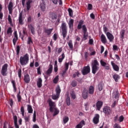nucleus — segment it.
<instances>
[{
  "label": "nucleus",
  "instance_id": "nucleus-25",
  "mask_svg": "<svg viewBox=\"0 0 128 128\" xmlns=\"http://www.w3.org/2000/svg\"><path fill=\"white\" fill-rule=\"evenodd\" d=\"M60 92H61L60 88L58 86H57L56 89V94L60 96Z\"/></svg>",
  "mask_w": 128,
  "mask_h": 128
},
{
  "label": "nucleus",
  "instance_id": "nucleus-14",
  "mask_svg": "<svg viewBox=\"0 0 128 128\" xmlns=\"http://www.w3.org/2000/svg\"><path fill=\"white\" fill-rule=\"evenodd\" d=\"M52 65L50 64L49 66V68L48 70L46 72V74L48 76H50V74H52Z\"/></svg>",
  "mask_w": 128,
  "mask_h": 128
},
{
  "label": "nucleus",
  "instance_id": "nucleus-58",
  "mask_svg": "<svg viewBox=\"0 0 128 128\" xmlns=\"http://www.w3.org/2000/svg\"><path fill=\"white\" fill-rule=\"evenodd\" d=\"M18 76L20 78L21 76H22V70H19L18 72Z\"/></svg>",
  "mask_w": 128,
  "mask_h": 128
},
{
  "label": "nucleus",
  "instance_id": "nucleus-11",
  "mask_svg": "<svg viewBox=\"0 0 128 128\" xmlns=\"http://www.w3.org/2000/svg\"><path fill=\"white\" fill-rule=\"evenodd\" d=\"M18 22L19 24L22 25L24 24V18H22V14L20 13L18 17Z\"/></svg>",
  "mask_w": 128,
  "mask_h": 128
},
{
  "label": "nucleus",
  "instance_id": "nucleus-23",
  "mask_svg": "<svg viewBox=\"0 0 128 128\" xmlns=\"http://www.w3.org/2000/svg\"><path fill=\"white\" fill-rule=\"evenodd\" d=\"M68 24L70 28H72V26H74V20H70L68 23Z\"/></svg>",
  "mask_w": 128,
  "mask_h": 128
},
{
  "label": "nucleus",
  "instance_id": "nucleus-50",
  "mask_svg": "<svg viewBox=\"0 0 128 128\" xmlns=\"http://www.w3.org/2000/svg\"><path fill=\"white\" fill-rule=\"evenodd\" d=\"M82 30L84 31V32H86L87 30H86V26L84 25L82 26Z\"/></svg>",
  "mask_w": 128,
  "mask_h": 128
},
{
  "label": "nucleus",
  "instance_id": "nucleus-55",
  "mask_svg": "<svg viewBox=\"0 0 128 128\" xmlns=\"http://www.w3.org/2000/svg\"><path fill=\"white\" fill-rule=\"evenodd\" d=\"M17 98L18 102H20V100H22V96L20 95V94H18Z\"/></svg>",
  "mask_w": 128,
  "mask_h": 128
},
{
  "label": "nucleus",
  "instance_id": "nucleus-43",
  "mask_svg": "<svg viewBox=\"0 0 128 128\" xmlns=\"http://www.w3.org/2000/svg\"><path fill=\"white\" fill-rule=\"evenodd\" d=\"M58 76H56L53 80V82L54 84H58Z\"/></svg>",
  "mask_w": 128,
  "mask_h": 128
},
{
  "label": "nucleus",
  "instance_id": "nucleus-63",
  "mask_svg": "<svg viewBox=\"0 0 128 128\" xmlns=\"http://www.w3.org/2000/svg\"><path fill=\"white\" fill-rule=\"evenodd\" d=\"M14 38H18V32L16 31L14 32Z\"/></svg>",
  "mask_w": 128,
  "mask_h": 128
},
{
  "label": "nucleus",
  "instance_id": "nucleus-62",
  "mask_svg": "<svg viewBox=\"0 0 128 128\" xmlns=\"http://www.w3.org/2000/svg\"><path fill=\"white\" fill-rule=\"evenodd\" d=\"M92 5L91 4H88V10H92Z\"/></svg>",
  "mask_w": 128,
  "mask_h": 128
},
{
  "label": "nucleus",
  "instance_id": "nucleus-7",
  "mask_svg": "<svg viewBox=\"0 0 128 128\" xmlns=\"http://www.w3.org/2000/svg\"><path fill=\"white\" fill-rule=\"evenodd\" d=\"M106 36L108 39L109 42H114V35H112V34L110 32H106Z\"/></svg>",
  "mask_w": 128,
  "mask_h": 128
},
{
  "label": "nucleus",
  "instance_id": "nucleus-53",
  "mask_svg": "<svg viewBox=\"0 0 128 128\" xmlns=\"http://www.w3.org/2000/svg\"><path fill=\"white\" fill-rule=\"evenodd\" d=\"M68 63L65 64V72H66L68 70Z\"/></svg>",
  "mask_w": 128,
  "mask_h": 128
},
{
  "label": "nucleus",
  "instance_id": "nucleus-15",
  "mask_svg": "<svg viewBox=\"0 0 128 128\" xmlns=\"http://www.w3.org/2000/svg\"><path fill=\"white\" fill-rule=\"evenodd\" d=\"M101 40L103 44H106V42H108L106 38V36H104V34H102L101 35Z\"/></svg>",
  "mask_w": 128,
  "mask_h": 128
},
{
  "label": "nucleus",
  "instance_id": "nucleus-40",
  "mask_svg": "<svg viewBox=\"0 0 128 128\" xmlns=\"http://www.w3.org/2000/svg\"><path fill=\"white\" fill-rule=\"evenodd\" d=\"M60 97V95H58L56 94H53L52 96V100H58V98Z\"/></svg>",
  "mask_w": 128,
  "mask_h": 128
},
{
  "label": "nucleus",
  "instance_id": "nucleus-33",
  "mask_svg": "<svg viewBox=\"0 0 128 128\" xmlns=\"http://www.w3.org/2000/svg\"><path fill=\"white\" fill-rule=\"evenodd\" d=\"M27 44H29L30 46L32 44H33L32 40V38L30 37L28 38Z\"/></svg>",
  "mask_w": 128,
  "mask_h": 128
},
{
  "label": "nucleus",
  "instance_id": "nucleus-36",
  "mask_svg": "<svg viewBox=\"0 0 128 128\" xmlns=\"http://www.w3.org/2000/svg\"><path fill=\"white\" fill-rule=\"evenodd\" d=\"M69 118H68V116H64V118H63V122L64 124H66V122H68Z\"/></svg>",
  "mask_w": 128,
  "mask_h": 128
},
{
  "label": "nucleus",
  "instance_id": "nucleus-12",
  "mask_svg": "<svg viewBox=\"0 0 128 128\" xmlns=\"http://www.w3.org/2000/svg\"><path fill=\"white\" fill-rule=\"evenodd\" d=\"M102 104H103L102 102V101H98L96 102V106L98 110H100V108L102 106Z\"/></svg>",
  "mask_w": 128,
  "mask_h": 128
},
{
  "label": "nucleus",
  "instance_id": "nucleus-34",
  "mask_svg": "<svg viewBox=\"0 0 128 128\" xmlns=\"http://www.w3.org/2000/svg\"><path fill=\"white\" fill-rule=\"evenodd\" d=\"M68 46L70 48V50H72L74 46L72 45V41L71 40H69L68 43Z\"/></svg>",
  "mask_w": 128,
  "mask_h": 128
},
{
  "label": "nucleus",
  "instance_id": "nucleus-5",
  "mask_svg": "<svg viewBox=\"0 0 128 128\" xmlns=\"http://www.w3.org/2000/svg\"><path fill=\"white\" fill-rule=\"evenodd\" d=\"M103 112L106 116H110L112 114V110L109 106H106L103 108Z\"/></svg>",
  "mask_w": 128,
  "mask_h": 128
},
{
  "label": "nucleus",
  "instance_id": "nucleus-1",
  "mask_svg": "<svg viewBox=\"0 0 128 128\" xmlns=\"http://www.w3.org/2000/svg\"><path fill=\"white\" fill-rule=\"evenodd\" d=\"M48 102L49 104L50 112H54V114H53L54 116H56V114H58L60 110H58V108H56V103L52 102L51 99H48Z\"/></svg>",
  "mask_w": 128,
  "mask_h": 128
},
{
  "label": "nucleus",
  "instance_id": "nucleus-51",
  "mask_svg": "<svg viewBox=\"0 0 128 128\" xmlns=\"http://www.w3.org/2000/svg\"><path fill=\"white\" fill-rule=\"evenodd\" d=\"M72 86H73V88H74V86H76V82L72 81Z\"/></svg>",
  "mask_w": 128,
  "mask_h": 128
},
{
  "label": "nucleus",
  "instance_id": "nucleus-46",
  "mask_svg": "<svg viewBox=\"0 0 128 128\" xmlns=\"http://www.w3.org/2000/svg\"><path fill=\"white\" fill-rule=\"evenodd\" d=\"M98 90H102V84L100 83L98 85Z\"/></svg>",
  "mask_w": 128,
  "mask_h": 128
},
{
  "label": "nucleus",
  "instance_id": "nucleus-52",
  "mask_svg": "<svg viewBox=\"0 0 128 128\" xmlns=\"http://www.w3.org/2000/svg\"><path fill=\"white\" fill-rule=\"evenodd\" d=\"M12 84L13 88L14 90H16V82L14 80H12Z\"/></svg>",
  "mask_w": 128,
  "mask_h": 128
},
{
  "label": "nucleus",
  "instance_id": "nucleus-39",
  "mask_svg": "<svg viewBox=\"0 0 128 128\" xmlns=\"http://www.w3.org/2000/svg\"><path fill=\"white\" fill-rule=\"evenodd\" d=\"M34 122H36V111L34 112V113L33 114V120H32Z\"/></svg>",
  "mask_w": 128,
  "mask_h": 128
},
{
  "label": "nucleus",
  "instance_id": "nucleus-32",
  "mask_svg": "<svg viewBox=\"0 0 128 128\" xmlns=\"http://www.w3.org/2000/svg\"><path fill=\"white\" fill-rule=\"evenodd\" d=\"M66 102L67 106H70V98L68 96L66 98Z\"/></svg>",
  "mask_w": 128,
  "mask_h": 128
},
{
  "label": "nucleus",
  "instance_id": "nucleus-18",
  "mask_svg": "<svg viewBox=\"0 0 128 128\" xmlns=\"http://www.w3.org/2000/svg\"><path fill=\"white\" fill-rule=\"evenodd\" d=\"M24 80L26 84H28L30 81V76L28 74H26L24 76Z\"/></svg>",
  "mask_w": 128,
  "mask_h": 128
},
{
  "label": "nucleus",
  "instance_id": "nucleus-59",
  "mask_svg": "<svg viewBox=\"0 0 128 128\" xmlns=\"http://www.w3.org/2000/svg\"><path fill=\"white\" fill-rule=\"evenodd\" d=\"M114 128H120V125H118V124H114Z\"/></svg>",
  "mask_w": 128,
  "mask_h": 128
},
{
  "label": "nucleus",
  "instance_id": "nucleus-27",
  "mask_svg": "<svg viewBox=\"0 0 128 128\" xmlns=\"http://www.w3.org/2000/svg\"><path fill=\"white\" fill-rule=\"evenodd\" d=\"M113 78L115 82H118L120 80V76L117 74H114L113 75Z\"/></svg>",
  "mask_w": 128,
  "mask_h": 128
},
{
  "label": "nucleus",
  "instance_id": "nucleus-44",
  "mask_svg": "<svg viewBox=\"0 0 128 128\" xmlns=\"http://www.w3.org/2000/svg\"><path fill=\"white\" fill-rule=\"evenodd\" d=\"M58 34H54L53 36V39L54 40H58Z\"/></svg>",
  "mask_w": 128,
  "mask_h": 128
},
{
  "label": "nucleus",
  "instance_id": "nucleus-48",
  "mask_svg": "<svg viewBox=\"0 0 128 128\" xmlns=\"http://www.w3.org/2000/svg\"><path fill=\"white\" fill-rule=\"evenodd\" d=\"M100 64L102 66H106V62H104V60H100Z\"/></svg>",
  "mask_w": 128,
  "mask_h": 128
},
{
  "label": "nucleus",
  "instance_id": "nucleus-61",
  "mask_svg": "<svg viewBox=\"0 0 128 128\" xmlns=\"http://www.w3.org/2000/svg\"><path fill=\"white\" fill-rule=\"evenodd\" d=\"M58 70V66H54V72H56Z\"/></svg>",
  "mask_w": 128,
  "mask_h": 128
},
{
  "label": "nucleus",
  "instance_id": "nucleus-6",
  "mask_svg": "<svg viewBox=\"0 0 128 128\" xmlns=\"http://www.w3.org/2000/svg\"><path fill=\"white\" fill-rule=\"evenodd\" d=\"M82 72L84 76H86V74H89L90 72V66L84 67Z\"/></svg>",
  "mask_w": 128,
  "mask_h": 128
},
{
  "label": "nucleus",
  "instance_id": "nucleus-41",
  "mask_svg": "<svg viewBox=\"0 0 128 128\" xmlns=\"http://www.w3.org/2000/svg\"><path fill=\"white\" fill-rule=\"evenodd\" d=\"M68 12L69 13V16H74V13L72 12V10L70 8H68Z\"/></svg>",
  "mask_w": 128,
  "mask_h": 128
},
{
  "label": "nucleus",
  "instance_id": "nucleus-37",
  "mask_svg": "<svg viewBox=\"0 0 128 128\" xmlns=\"http://www.w3.org/2000/svg\"><path fill=\"white\" fill-rule=\"evenodd\" d=\"M70 94L72 98H73V100L76 99V93H74V91H72Z\"/></svg>",
  "mask_w": 128,
  "mask_h": 128
},
{
  "label": "nucleus",
  "instance_id": "nucleus-64",
  "mask_svg": "<svg viewBox=\"0 0 128 128\" xmlns=\"http://www.w3.org/2000/svg\"><path fill=\"white\" fill-rule=\"evenodd\" d=\"M86 38H88V34H86V32H84V40H86Z\"/></svg>",
  "mask_w": 128,
  "mask_h": 128
},
{
  "label": "nucleus",
  "instance_id": "nucleus-29",
  "mask_svg": "<svg viewBox=\"0 0 128 128\" xmlns=\"http://www.w3.org/2000/svg\"><path fill=\"white\" fill-rule=\"evenodd\" d=\"M62 58H58V62H62V60H64V59L65 58V56H64V54H62L61 56H60V58H62Z\"/></svg>",
  "mask_w": 128,
  "mask_h": 128
},
{
  "label": "nucleus",
  "instance_id": "nucleus-54",
  "mask_svg": "<svg viewBox=\"0 0 128 128\" xmlns=\"http://www.w3.org/2000/svg\"><path fill=\"white\" fill-rule=\"evenodd\" d=\"M14 124L18 122V117H16V116H14Z\"/></svg>",
  "mask_w": 128,
  "mask_h": 128
},
{
  "label": "nucleus",
  "instance_id": "nucleus-26",
  "mask_svg": "<svg viewBox=\"0 0 128 128\" xmlns=\"http://www.w3.org/2000/svg\"><path fill=\"white\" fill-rule=\"evenodd\" d=\"M62 34L63 36V40H65L66 38V36L68 35V30L62 31Z\"/></svg>",
  "mask_w": 128,
  "mask_h": 128
},
{
  "label": "nucleus",
  "instance_id": "nucleus-31",
  "mask_svg": "<svg viewBox=\"0 0 128 128\" xmlns=\"http://www.w3.org/2000/svg\"><path fill=\"white\" fill-rule=\"evenodd\" d=\"M82 24H84V21H82V20H81L78 23V30H80V28H82Z\"/></svg>",
  "mask_w": 128,
  "mask_h": 128
},
{
  "label": "nucleus",
  "instance_id": "nucleus-57",
  "mask_svg": "<svg viewBox=\"0 0 128 128\" xmlns=\"http://www.w3.org/2000/svg\"><path fill=\"white\" fill-rule=\"evenodd\" d=\"M52 2L54 4H58V0H52Z\"/></svg>",
  "mask_w": 128,
  "mask_h": 128
},
{
  "label": "nucleus",
  "instance_id": "nucleus-8",
  "mask_svg": "<svg viewBox=\"0 0 128 128\" xmlns=\"http://www.w3.org/2000/svg\"><path fill=\"white\" fill-rule=\"evenodd\" d=\"M98 122H100V114H96L93 118V122L95 124H98Z\"/></svg>",
  "mask_w": 128,
  "mask_h": 128
},
{
  "label": "nucleus",
  "instance_id": "nucleus-21",
  "mask_svg": "<svg viewBox=\"0 0 128 128\" xmlns=\"http://www.w3.org/2000/svg\"><path fill=\"white\" fill-rule=\"evenodd\" d=\"M27 110L29 114H32V112L34 111V110H32V106L28 104L27 106Z\"/></svg>",
  "mask_w": 128,
  "mask_h": 128
},
{
  "label": "nucleus",
  "instance_id": "nucleus-10",
  "mask_svg": "<svg viewBox=\"0 0 128 128\" xmlns=\"http://www.w3.org/2000/svg\"><path fill=\"white\" fill-rule=\"evenodd\" d=\"M7 36H6V38H10L12 36V28L9 27L7 30Z\"/></svg>",
  "mask_w": 128,
  "mask_h": 128
},
{
  "label": "nucleus",
  "instance_id": "nucleus-60",
  "mask_svg": "<svg viewBox=\"0 0 128 128\" xmlns=\"http://www.w3.org/2000/svg\"><path fill=\"white\" fill-rule=\"evenodd\" d=\"M104 46H101L100 54H102V52H104Z\"/></svg>",
  "mask_w": 128,
  "mask_h": 128
},
{
  "label": "nucleus",
  "instance_id": "nucleus-56",
  "mask_svg": "<svg viewBox=\"0 0 128 128\" xmlns=\"http://www.w3.org/2000/svg\"><path fill=\"white\" fill-rule=\"evenodd\" d=\"M37 72L38 74H42V72H40V67H38L37 69Z\"/></svg>",
  "mask_w": 128,
  "mask_h": 128
},
{
  "label": "nucleus",
  "instance_id": "nucleus-38",
  "mask_svg": "<svg viewBox=\"0 0 128 128\" xmlns=\"http://www.w3.org/2000/svg\"><path fill=\"white\" fill-rule=\"evenodd\" d=\"M40 8L42 12H44L46 10V5L42 3L40 4Z\"/></svg>",
  "mask_w": 128,
  "mask_h": 128
},
{
  "label": "nucleus",
  "instance_id": "nucleus-49",
  "mask_svg": "<svg viewBox=\"0 0 128 128\" xmlns=\"http://www.w3.org/2000/svg\"><path fill=\"white\" fill-rule=\"evenodd\" d=\"M18 38H14L12 40L13 44L14 46H16V42H18Z\"/></svg>",
  "mask_w": 128,
  "mask_h": 128
},
{
  "label": "nucleus",
  "instance_id": "nucleus-47",
  "mask_svg": "<svg viewBox=\"0 0 128 128\" xmlns=\"http://www.w3.org/2000/svg\"><path fill=\"white\" fill-rule=\"evenodd\" d=\"M124 118L123 116H121L119 117V122H124Z\"/></svg>",
  "mask_w": 128,
  "mask_h": 128
},
{
  "label": "nucleus",
  "instance_id": "nucleus-4",
  "mask_svg": "<svg viewBox=\"0 0 128 128\" xmlns=\"http://www.w3.org/2000/svg\"><path fill=\"white\" fill-rule=\"evenodd\" d=\"M6 72H8V64H6L2 68L1 74L2 76H6Z\"/></svg>",
  "mask_w": 128,
  "mask_h": 128
},
{
  "label": "nucleus",
  "instance_id": "nucleus-35",
  "mask_svg": "<svg viewBox=\"0 0 128 128\" xmlns=\"http://www.w3.org/2000/svg\"><path fill=\"white\" fill-rule=\"evenodd\" d=\"M52 30H53L52 28V29H46L45 30V32L46 34H47L48 36H49V34H52Z\"/></svg>",
  "mask_w": 128,
  "mask_h": 128
},
{
  "label": "nucleus",
  "instance_id": "nucleus-24",
  "mask_svg": "<svg viewBox=\"0 0 128 128\" xmlns=\"http://www.w3.org/2000/svg\"><path fill=\"white\" fill-rule=\"evenodd\" d=\"M82 97L86 100L88 98V91L86 90H84L82 92Z\"/></svg>",
  "mask_w": 128,
  "mask_h": 128
},
{
  "label": "nucleus",
  "instance_id": "nucleus-13",
  "mask_svg": "<svg viewBox=\"0 0 128 128\" xmlns=\"http://www.w3.org/2000/svg\"><path fill=\"white\" fill-rule=\"evenodd\" d=\"M111 64L114 70H116V72H118L120 68H118V65L112 62H111Z\"/></svg>",
  "mask_w": 128,
  "mask_h": 128
},
{
  "label": "nucleus",
  "instance_id": "nucleus-2",
  "mask_svg": "<svg viewBox=\"0 0 128 128\" xmlns=\"http://www.w3.org/2000/svg\"><path fill=\"white\" fill-rule=\"evenodd\" d=\"M92 72L94 74H96V72L100 70V64L96 60H94L92 64Z\"/></svg>",
  "mask_w": 128,
  "mask_h": 128
},
{
  "label": "nucleus",
  "instance_id": "nucleus-28",
  "mask_svg": "<svg viewBox=\"0 0 128 128\" xmlns=\"http://www.w3.org/2000/svg\"><path fill=\"white\" fill-rule=\"evenodd\" d=\"M126 32V31L124 30H122L120 32V34L121 36V38L122 40H124V33Z\"/></svg>",
  "mask_w": 128,
  "mask_h": 128
},
{
  "label": "nucleus",
  "instance_id": "nucleus-19",
  "mask_svg": "<svg viewBox=\"0 0 128 128\" xmlns=\"http://www.w3.org/2000/svg\"><path fill=\"white\" fill-rule=\"evenodd\" d=\"M42 78H39L38 79V80L37 81V86L38 88H42Z\"/></svg>",
  "mask_w": 128,
  "mask_h": 128
},
{
  "label": "nucleus",
  "instance_id": "nucleus-3",
  "mask_svg": "<svg viewBox=\"0 0 128 128\" xmlns=\"http://www.w3.org/2000/svg\"><path fill=\"white\" fill-rule=\"evenodd\" d=\"M28 54H26L24 56L20 57V64L22 66H26L28 62Z\"/></svg>",
  "mask_w": 128,
  "mask_h": 128
},
{
  "label": "nucleus",
  "instance_id": "nucleus-17",
  "mask_svg": "<svg viewBox=\"0 0 128 128\" xmlns=\"http://www.w3.org/2000/svg\"><path fill=\"white\" fill-rule=\"evenodd\" d=\"M32 2V0H28L26 4L27 10H30V4Z\"/></svg>",
  "mask_w": 128,
  "mask_h": 128
},
{
  "label": "nucleus",
  "instance_id": "nucleus-45",
  "mask_svg": "<svg viewBox=\"0 0 128 128\" xmlns=\"http://www.w3.org/2000/svg\"><path fill=\"white\" fill-rule=\"evenodd\" d=\"M8 20L10 24L12 26V18L10 17V15H8Z\"/></svg>",
  "mask_w": 128,
  "mask_h": 128
},
{
  "label": "nucleus",
  "instance_id": "nucleus-20",
  "mask_svg": "<svg viewBox=\"0 0 128 128\" xmlns=\"http://www.w3.org/2000/svg\"><path fill=\"white\" fill-rule=\"evenodd\" d=\"M88 92L90 94H94V88L92 86H90L88 90Z\"/></svg>",
  "mask_w": 128,
  "mask_h": 128
},
{
  "label": "nucleus",
  "instance_id": "nucleus-16",
  "mask_svg": "<svg viewBox=\"0 0 128 128\" xmlns=\"http://www.w3.org/2000/svg\"><path fill=\"white\" fill-rule=\"evenodd\" d=\"M61 28L62 31L67 30L68 26H66V22H62L61 25Z\"/></svg>",
  "mask_w": 128,
  "mask_h": 128
},
{
  "label": "nucleus",
  "instance_id": "nucleus-30",
  "mask_svg": "<svg viewBox=\"0 0 128 128\" xmlns=\"http://www.w3.org/2000/svg\"><path fill=\"white\" fill-rule=\"evenodd\" d=\"M30 28L31 30V32L32 34H36V32L34 30V28L32 26V25L30 26Z\"/></svg>",
  "mask_w": 128,
  "mask_h": 128
},
{
  "label": "nucleus",
  "instance_id": "nucleus-22",
  "mask_svg": "<svg viewBox=\"0 0 128 128\" xmlns=\"http://www.w3.org/2000/svg\"><path fill=\"white\" fill-rule=\"evenodd\" d=\"M84 126V121L82 120L76 126V128H82Z\"/></svg>",
  "mask_w": 128,
  "mask_h": 128
},
{
  "label": "nucleus",
  "instance_id": "nucleus-42",
  "mask_svg": "<svg viewBox=\"0 0 128 128\" xmlns=\"http://www.w3.org/2000/svg\"><path fill=\"white\" fill-rule=\"evenodd\" d=\"M20 112H22V116H24V106L21 107Z\"/></svg>",
  "mask_w": 128,
  "mask_h": 128
},
{
  "label": "nucleus",
  "instance_id": "nucleus-9",
  "mask_svg": "<svg viewBox=\"0 0 128 128\" xmlns=\"http://www.w3.org/2000/svg\"><path fill=\"white\" fill-rule=\"evenodd\" d=\"M13 8H14V4L12 2H10L8 6V10L9 11V14H12V10H13Z\"/></svg>",
  "mask_w": 128,
  "mask_h": 128
}]
</instances>
